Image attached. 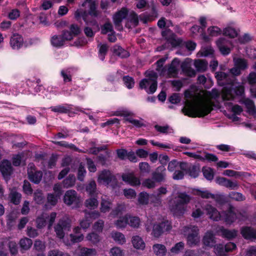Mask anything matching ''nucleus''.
<instances>
[{"label":"nucleus","mask_w":256,"mask_h":256,"mask_svg":"<svg viewBox=\"0 0 256 256\" xmlns=\"http://www.w3.org/2000/svg\"><path fill=\"white\" fill-rule=\"evenodd\" d=\"M96 252L94 248H90L86 247L82 248L80 250V256H94Z\"/></svg>","instance_id":"nucleus-47"},{"label":"nucleus","mask_w":256,"mask_h":256,"mask_svg":"<svg viewBox=\"0 0 256 256\" xmlns=\"http://www.w3.org/2000/svg\"><path fill=\"white\" fill-rule=\"evenodd\" d=\"M220 232L222 237L229 240L235 238L237 236L238 234V231L234 229L230 230L228 229L222 228L220 230Z\"/></svg>","instance_id":"nucleus-27"},{"label":"nucleus","mask_w":256,"mask_h":256,"mask_svg":"<svg viewBox=\"0 0 256 256\" xmlns=\"http://www.w3.org/2000/svg\"><path fill=\"white\" fill-rule=\"evenodd\" d=\"M224 35L228 36L230 38H234L237 36L238 32L236 30L232 27L225 28L223 31Z\"/></svg>","instance_id":"nucleus-45"},{"label":"nucleus","mask_w":256,"mask_h":256,"mask_svg":"<svg viewBox=\"0 0 256 256\" xmlns=\"http://www.w3.org/2000/svg\"><path fill=\"white\" fill-rule=\"evenodd\" d=\"M152 180L156 182H164L166 180V169L164 166H158L152 174Z\"/></svg>","instance_id":"nucleus-8"},{"label":"nucleus","mask_w":256,"mask_h":256,"mask_svg":"<svg viewBox=\"0 0 256 256\" xmlns=\"http://www.w3.org/2000/svg\"><path fill=\"white\" fill-rule=\"evenodd\" d=\"M122 80L128 88L131 89L134 88L135 82L132 77L129 76H124L122 78Z\"/></svg>","instance_id":"nucleus-44"},{"label":"nucleus","mask_w":256,"mask_h":256,"mask_svg":"<svg viewBox=\"0 0 256 256\" xmlns=\"http://www.w3.org/2000/svg\"><path fill=\"white\" fill-rule=\"evenodd\" d=\"M10 44L12 50H20L24 44V38L22 36L17 33L14 34L10 36Z\"/></svg>","instance_id":"nucleus-10"},{"label":"nucleus","mask_w":256,"mask_h":256,"mask_svg":"<svg viewBox=\"0 0 256 256\" xmlns=\"http://www.w3.org/2000/svg\"><path fill=\"white\" fill-rule=\"evenodd\" d=\"M112 52L114 55L122 58H126L130 56L129 52L118 44H116L113 46Z\"/></svg>","instance_id":"nucleus-19"},{"label":"nucleus","mask_w":256,"mask_h":256,"mask_svg":"<svg viewBox=\"0 0 256 256\" xmlns=\"http://www.w3.org/2000/svg\"><path fill=\"white\" fill-rule=\"evenodd\" d=\"M122 178L124 182L131 186H136L140 184V178L136 177L133 173L123 174Z\"/></svg>","instance_id":"nucleus-13"},{"label":"nucleus","mask_w":256,"mask_h":256,"mask_svg":"<svg viewBox=\"0 0 256 256\" xmlns=\"http://www.w3.org/2000/svg\"><path fill=\"white\" fill-rule=\"evenodd\" d=\"M138 202L140 204L146 205L148 204L149 194L146 192H142L138 196Z\"/></svg>","instance_id":"nucleus-39"},{"label":"nucleus","mask_w":256,"mask_h":256,"mask_svg":"<svg viewBox=\"0 0 256 256\" xmlns=\"http://www.w3.org/2000/svg\"><path fill=\"white\" fill-rule=\"evenodd\" d=\"M34 200L38 204H41L44 203L45 198L41 190H36L34 192Z\"/></svg>","instance_id":"nucleus-35"},{"label":"nucleus","mask_w":256,"mask_h":256,"mask_svg":"<svg viewBox=\"0 0 256 256\" xmlns=\"http://www.w3.org/2000/svg\"><path fill=\"white\" fill-rule=\"evenodd\" d=\"M124 122H128L132 124L136 128H140L145 126V124L138 120L134 119L132 118H124Z\"/></svg>","instance_id":"nucleus-50"},{"label":"nucleus","mask_w":256,"mask_h":256,"mask_svg":"<svg viewBox=\"0 0 256 256\" xmlns=\"http://www.w3.org/2000/svg\"><path fill=\"white\" fill-rule=\"evenodd\" d=\"M213 110L212 106L208 104L196 105L191 102L188 104L182 110L184 115L190 118H204Z\"/></svg>","instance_id":"nucleus-1"},{"label":"nucleus","mask_w":256,"mask_h":256,"mask_svg":"<svg viewBox=\"0 0 256 256\" xmlns=\"http://www.w3.org/2000/svg\"><path fill=\"white\" fill-rule=\"evenodd\" d=\"M89 8L88 14L94 17H97L98 14L96 10V5L95 2H92L90 4Z\"/></svg>","instance_id":"nucleus-60"},{"label":"nucleus","mask_w":256,"mask_h":256,"mask_svg":"<svg viewBox=\"0 0 256 256\" xmlns=\"http://www.w3.org/2000/svg\"><path fill=\"white\" fill-rule=\"evenodd\" d=\"M234 209L233 206H230L228 210L222 214V220H224L227 224H232L236 219V216Z\"/></svg>","instance_id":"nucleus-12"},{"label":"nucleus","mask_w":256,"mask_h":256,"mask_svg":"<svg viewBox=\"0 0 256 256\" xmlns=\"http://www.w3.org/2000/svg\"><path fill=\"white\" fill-rule=\"evenodd\" d=\"M208 62L206 60H196L194 63V66L198 72H204L208 68Z\"/></svg>","instance_id":"nucleus-32"},{"label":"nucleus","mask_w":256,"mask_h":256,"mask_svg":"<svg viewBox=\"0 0 256 256\" xmlns=\"http://www.w3.org/2000/svg\"><path fill=\"white\" fill-rule=\"evenodd\" d=\"M206 210L210 219L214 221H218L222 219V214H220L217 209L214 207L209 205L207 206Z\"/></svg>","instance_id":"nucleus-16"},{"label":"nucleus","mask_w":256,"mask_h":256,"mask_svg":"<svg viewBox=\"0 0 256 256\" xmlns=\"http://www.w3.org/2000/svg\"><path fill=\"white\" fill-rule=\"evenodd\" d=\"M9 197L10 198V202L14 205L20 204L22 198V194L16 192H12L10 194Z\"/></svg>","instance_id":"nucleus-37"},{"label":"nucleus","mask_w":256,"mask_h":256,"mask_svg":"<svg viewBox=\"0 0 256 256\" xmlns=\"http://www.w3.org/2000/svg\"><path fill=\"white\" fill-rule=\"evenodd\" d=\"M202 172L204 176L208 180H213L214 172V169L207 166H204L202 168Z\"/></svg>","instance_id":"nucleus-33"},{"label":"nucleus","mask_w":256,"mask_h":256,"mask_svg":"<svg viewBox=\"0 0 256 256\" xmlns=\"http://www.w3.org/2000/svg\"><path fill=\"white\" fill-rule=\"evenodd\" d=\"M98 47H99L98 52V57L100 60L103 61L108 53V46L106 44H99Z\"/></svg>","instance_id":"nucleus-36"},{"label":"nucleus","mask_w":256,"mask_h":256,"mask_svg":"<svg viewBox=\"0 0 256 256\" xmlns=\"http://www.w3.org/2000/svg\"><path fill=\"white\" fill-rule=\"evenodd\" d=\"M86 172L84 166L82 164H80L78 170V179L81 182L83 181L85 177Z\"/></svg>","instance_id":"nucleus-58"},{"label":"nucleus","mask_w":256,"mask_h":256,"mask_svg":"<svg viewBox=\"0 0 256 256\" xmlns=\"http://www.w3.org/2000/svg\"><path fill=\"white\" fill-rule=\"evenodd\" d=\"M234 81H231L230 83V86H225L224 88L222 98L224 100H232L234 98Z\"/></svg>","instance_id":"nucleus-15"},{"label":"nucleus","mask_w":256,"mask_h":256,"mask_svg":"<svg viewBox=\"0 0 256 256\" xmlns=\"http://www.w3.org/2000/svg\"><path fill=\"white\" fill-rule=\"evenodd\" d=\"M247 81L248 84L250 86H254L256 84V72H250L247 78Z\"/></svg>","instance_id":"nucleus-64"},{"label":"nucleus","mask_w":256,"mask_h":256,"mask_svg":"<svg viewBox=\"0 0 256 256\" xmlns=\"http://www.w3.org/2000/svg\"><path fill=\"white\" fill-rule=\"evenodd\" d=\"M166 39L168 43L174 48L180 46L182 42V39L180 38H177L176 34L173 32H172L170 35L168 36Z\"/></svg>","instance_id":"nucleus-24"},{"label":"nucleus","mask_w":256,"mask_h":256,"mask_svg":"<svg viewBox=\"0 0 256 256\" xmlns=\"http://www.w3.org/2000/svg\"><path fill=\"white\" fill-rule=\"evenodd\" d=\"M148 78H143L139 84L140 89H144L148 94H153L156 91L158 87V74L151 71L146 74Z\"/></svg>","instance_id":"nucleus-2"},{"label":"nucleus","mask_w":256,"mask_h":256,"mask_svg":"<svg viewBox=\"0 0 256 256\" xmlns=\"http://www.w3.org/2000/svg\"><path fill=\"white\" fill-rule=\"evenodd\" d=\"M172 228V226L168 220L156 224L153 226L152 234L155 238H159L164 231L168 232Z\"/></svg>","instance_id":"nucleus-5"},{"label":"nucleus","mask_w":256,"mask_h":256,"mask_svg":"<svg viewBox=\"0 0 256 256\" xmlns=\"http://www.w3.org/2000/svg\"><path fill=\"white\" fill-rule=\"evenodd\" d=\"M199 232L200 230L196 226H192L188 228L186 239L187 244L189 246L194 247L199 244L200 240Z\"/></svg>","instance_id":"nucleus-3"},{"label":"nucleus","mask_w":256,"mask_h":256,"mask_svg":"<svg viewBox=\"0 0 256 256\" xmlns=\"http://www.w3.org/2000/svg\"><path fill=\"white\" fill-rule=\"evenodd\" d=\"M108 32H111L115 33L114 31L113 30V26L111 23L108 22L105 23L102 27V28L101 32L102 34H106Z\"/></svg>","instance_id":"nucleus-61"},{"label":"nucleus","mask_w":256,"mask_h":256,"mask_svg":"<svg viewBox=\"0 0 256 256\" xmlns=\"http://www.w3.org/2000/svg\"><path fill=\"white\" fill-rule=\"evenodd\" d=\"M52 45L56 48H60L64 46V42L60 35H54L50 40Z\"/></svg>","instance_id":"nucleus-31"},{"label":"nucleus","mask_w":256,"mask_h":256,"mask_svg":"<svg viewBox=\"0 0 256 256\" xmlns=\"http://www.w3.org/2000/svg\"><path fill=\"white\" fill-rule=\"evenodd\" d=\"M229 196L236 201H244L246 200L245 196L238 192H232L229 194Z\"/></svg>","instance_id":"nucleus-48"},{"label":"nucleus","mask_w":256,"mask_h":256,"mask_svg":"<svg viewBox=\"0 0 256 256\" xmlns=\"http://www.w3.org/2000/svg\"><path fill=\"white\" fill-rule=\"evenodd\" d=\"M240 234L246 240H256V230L251 226H242L240 228Z\"/></svg>","instance_id":"nucleus-14"},{"label":"nucleus","mask_w":256,"mask_h":256,"mask_svg":"<svg viewBox=\"0 0 256 256\" xmlns=\"http://www.w3.org/2000/svg\"><path fill=\"white\" fill-rule=\"evenodd\" d=\"M19 244L21 248L20 251L23 253L22 250H27L30 248L32 244V241L29 238H24L20 240Z\"/></svg>","instance_id":"nucleus-29"},{"label":"nucleus","mask_w":256,"mask_h":256,"mask_svg":"<svg viewBox=\"0 0 256 256\" xmlns=\"http://www.w3.org/2000/svg\"><path fill=\"white\" fill-rule=\"evenodd\" d=\"M96 188V184L94 180H91L86 187V192L91 196H94Z\"/></svg>","instance_id":"nucleus-38"},{"label":"nucleus","mask_w":256,"mask_h":256,"mask_svg":"<svg viewBox=\"0 0 256 256\" xmlns=\"http://www.w3.org/2000/svg\"><path fill=\"white\" fill-rule=\"evenodd\" d=\"M86 238L94 244H97L100 241V236L94 232L88 234L86 236Z\"/></svg>","instance_id":"nucleus-43"},{"label":"nucleus","mask_w":256,"mask_h":256,"mask_svg":"<svg viewBox=\"0 0 256 256\" xmlns=\"http://www.w3.org/2000/svg\"><path fill=\"white\" fill-rule=\"evenodd\" d=\"M114 240L120 244H123L126 242L124 236L121 232H116L112 236Z\"/></svg>","instance_id":"nucleus-51"},{"label":"nucleus","mask_w":256,"mask_h":256,"mask_svg":"<svg viewBox=\"0 0 256 256\" xmlns=\"http://www.w3.org/2000/svg\"><path fill=\"white\" fill-rule=\"evenodd\" d=\"M42 173L41 171H36L34 172H28V178L30 181L36 184L40 183L42 180Z\"/></svg>","instance_id":"nucleus-23"},{"label":"nucleus","mask_w":256,"mask_h":256,"mask_svg":"<svg viewBox=\"0 0 256 256\" xmlns=\"http://www.w3.org/2000/svg\"><path fill=\"white\" fill-rule=\"evenodd\" d=\"M214 251L217 256H226L224 246L222 244H214Z\"/></svg>","instance_id":"nucleus-46"},{"label":"nucleus","mask_w":256,"mask_h":256,"mask_svg":"<svg viewBox=\"0 0 256 256\" xmlns=\"http://www.w3.org/2000/svg\"><path fill=\"white\" fill-rule=\"evenodd\" d=\"M50 108L52 112L60 114H67L70 112V108L68 106L63 105L51 106Z\"/></svg>","instance_id":"nucleus-34"},{"label":"nucleus","mask_w":256,"mask_h":256,"mask_svg":"<svg viewBox=\"0 0 256 256\" xmlns=\"http://www.w3.org/2000/svg\"><path fill=\"white\" fill-rule=\"evenodd\" d=\"M129 20L130 23L136 27L138 26L139 23L138 16L134 12H132L129 16Z\"/></svg>","instance_id":"nucleus-57"},{"label":"nucleus","mask_w":256,"mask_h":256,"mask_svg":"<svg viewBox=\"0 0 256 256\" xmlns=\"http://www.w3.org/2000/svg\"><path fill=\"white\" fill-rule=\"evenodd\" d=\"M202 242L206 246L213 247L216 242L214 236L211 232H206L203 238Z\"/></svg>","instance_id":"nucleus-22"},{"label":"nucleus","mask_w":256,"mask_h":256,"mask_svg":"<svg viewBox=\"0 0 256 256\" xmlns=\"http://www.w3.org/2000/svg\"><path fill=\"white\" fill-rule=\"evenodd\" d=\"M209 35L211 36H216L221 34V30L216 26H210L208 28Z\"/></svg>","instance_id":"nucleus-55"},{"label":"nucleus","mask_w":256,"mask_h":256,"mask_svg":"<svg viewBox=\"0 0 256 256\" xmlns=\"http://www.w3.org/2000/svg\"><path fill=\"white\" fill-rule=\"evenodd\" d=\"M128 222V216L126 215L124 216L120 217L116 221L114 224L118 228H124L126 226Z\"/></svg>","instance_id":"nucleus-40"},{"label":"nucleus","mask_w":256,"mask_h":256,"mask_svg":"<svg viewBox=\"0 0 256 256\" xmlns=\"http://www.w3.org/2000/svg\"><path fill=\"white\" fill-rule=\"evenodd\" d=\"M132 242L134 248L138 250H144L145 248L146 244L143 240L138 236H132Z\"/></svg>","instance_id":"nucleus-26"},{"label":"nucleus","mask_w":256,"mask_h":256,"mask_svg":"<svg viewBox=\"0 0 256 256\" xmlns=\"http://www.w3.org/2000/svg\"><path fill=\"white\" fill-rule=\"evenodd\" d=\"M170 209L174 216H180L184 214L186 206L174 200L170 205Z\"/></svg>","instance_id":"nucleus-9"},{"label":"nucleus","mask_w":256,"mask_h":256,"mask_svg":"<svg viewBox=\"0 0 256 256\" xmlns=\"http://www.w3.org/2000/svg\"><path fill=\"white\" fill-rule=\"evenodd\" d=\"M128 12V11L126 8H122L114 15L112 18L114 23L118 30L121 31L123 30L122 22L123 19L126 18Z\"/></svg>","instance_id":"nucleus-6"},{"label":"nucleus","mask_w":256,"mask_h":256,"mask_svg":"<svg viewBox=\"0 0 256 256\" xmlns=\"http://www.w3.org/2000/svg\"><path fill=\"white\" fill-rule=\"evenodd\" d=\"M196 194L200 196L202 198H212V196L214 197V194L210 193L208 190L202 191L200 190H196Z\"/></svg>","instance_id":"nucleus-59"},{"label":"nucleus","mask_w":256,"mask_h":256,"mask_svg":"<svg viewBox=\"0 0 256 256\" xmlns=\"http://www.w3.org/2000/svg\"><path fill=\"white\" fill-rule=\"evenodd\" d=\"M106 155L100 154L96 158L98 162L102 166L106 165L108 158L110 157V152L108 151H106Z\"/></svg>","instance_id":"nucleus-52"},{"label":"nucleus","mask_w":256,"mask_h":256,"mask_svg":"<svg viewBox=\"0 0 256 256\" xmlns=\"http://www.w3.org/2000/svg\"><path fill=\"white\" fill-rule=\"evenodd\" d=\"M184 244L180 242L174 244L170 250V251L172 253L178 254L184 248Z\"/></svg>","instance_id":"nucleus-56"},{"label":"nucleus","mask_w":256,"mask_h":256,"mask_svg":"<svg viewBox=\"0 0 256 256\" xmlns=\"http://www.w3.org/2000/svg\"><path fill=\"white\" fill-rule=\"evenodd\" d=\"M23 191L27 195H30L32 194L33 190L30 184L27 180H25L24 182Z\"/></svg>","instance_id":"nucleus-63"},{"label":"nucleus","mask_w":256,"mask_h":256,"mask_svg":"<svg viewBox=\"0 0 256 256\" xmlns=\"http://www.w3.org/2000/svg\"><path fill=\"white\" fill-rule=\"evenodd\" d=\"M226 40L225 38H220L216 41V45L220 52L221 54L224 56L228 54L231 51L230 48L225 46Z\"/></svg>","instance_id":"nucleus-18"},{"label":"nucleus","mask_w":256,"mask_h":256,"mask_svg":"<svg viewBox=\"0 0 256 256\" xmlns=\"http://www.w3.org/2000/svg\"><path fill=\"white\" fill-rule=\"evenodd\" d=\"M200 166L198 164L190 165L186 168V174H188L192 178H196L200 172Z\"/></svg>","instance_id":"nucleus-20"},{"label":"nucleus","mask_w":256,"mask_h":256,"mask_svg":"<svg viewBox=\"0 0 256 256\" xmlns=\"http://www.w3.org/2000/svg\"><path fill=\"white\" fill-rule=\"evenodd\" d=\"M234 66L240 68L241 70H244L248 68V63L246 60L244 58H238L234 60Z\"/></svg>","instance_id":"nucleus-28"},{"label":"nucleus","mask_w":256,"mask_h":256,"mask_svg":"<svg viewBox=\"0 0 256 256\" xmlns=\"http://www.w3.org/2000/svg\"><path fill=\"white\" fill-rule=\"evenodd\" d=\"M94 197L90 198L87 199L85 202V206L86 207L89 208H96L98 204V201L94 196Z\"/></svg>","instance_id":"nucleus-42"},{"label":"nucleus","mask_w":256,"mask_h":256,"mask_svg":"<svg viewBox=\"0 0 256 256\" xmlns=\"http://www.w3.org/2000/svg\"><path fill=\"white\" fill-rule=\"evenodd\" d=\"M128 224L133 228H138L140 225V220L137 216H128Z\"/></svg>","instance_id":"nucleus-53"},{"label":"nucleus","mask_w":256,"mask_h":256,"mask_svg":"<svg viewBox=\"0 0 256 256\" xmlns=\"http://www.w3.org/2000/svg\"><path fill=\"white\" fill-rule=\"evenodd\" d=\"M59 198L54 194L48 193L47 195V202L52 206H54L56 204Z\"/></svg>","instance_id":"nucleus-49"},{"label":"nucleus","mask_w":256,"mask_h":256,"mask_svg":"<svg viewBox=\"0 0 256 256\" xmlns=\"http://www.w3.org/2000/svg\"><path fill=\"white\" fill-rule=\"evenodd\" d=\"M112 174L109 170H104L98 175V180L109 184L112 181Z\"/></svg>","instance_id":"nucleus-21"},{"label":"nucleus","mask_w":256,"mask_h":256,"mask_svg":"<svg viewBox=\"0 0 256 256\" xmlns=\"http://www.w3.org/2000/svg\"><path fill=\"white\" fill-rule=\"evenodd\" d=\"M12 170L11 162L8 160H4L0 162V172L4 178H9Z\"/></svg>","instance_id":"nucleus-11"},{"label":"nucleus","mask_w":256,"mask_h":256,"mask_svg":"<svg viewBox=\"0 0 256 256\" xmlns=\"http://www.w3.org/2000/svg\"><path fill=\"white\" fill-rule=\"evenodd\" d=\"M8 246L11 254L15 256L18 252V247L17 244L14 241H10L8 242Z\"/></svg>","instance_id":"nucleus-54"},{"label":"nucleus","mask_w":256,"mask_h":256,"mask_svg":"<svg viewBox=\"0 0 256 256\" xmlns=\"http://www.w3.org/2000/svg\"><path fill=\"white\" fill-rule=\"evenodd\" d=\"M71 226L70 222L68 219H60L54 228L56 236L60 238H63L64 236V232L69 231Z\"/></svg>","instance_id":"nucleus-4"},{"label":"nucleus","mask_w":256,"mask_h":256,"mask_svg":"<svg viewBox=\"0 0 256 256\" xmlns=\"http://www.w3.org/2000/svg\"><path fill=\"white\" fill-rule=\"evenodd\" d=\"M76 182V178L74 174H70L62 182L63 185L66 188H70L74 186Z\"/></svg>","instance_id":"nucleus-41"},{"label":"nucleus","mask_w":256,"mask_h":256,"mask_svg":"<svg viewBox=\"0 0 256 256\" xmlns=\"http://www.w3.org/2000/svg\"><path fill=\"white\" fill-rule=\"evenodd\" d=\"M191 199V196L186 192L178 193L177 197L175 198L176 200L186 206L190 202Z\"/></svg>","instance_id":"nucleus-25"},{"label":"nucleus","mask_w":256,"mask_h":256,"mask_svg":"<svg viewBox=\"0 0 256 256\" xmlns=\"http://www.w3.org/2000/svg\"><path fill=\"white\" fill-rule=\"evenodd\" d=\"M180 60L177 58H174L169 65L168 68V75H177L178 72V66H179Z\"/></svg>","instance_id":"nucleus-17"},{"label":"nucleus","mask_w":256,"mask_h":256,"mask_svg":"<svg viewBox=\"0 0 256 256\" xmlns=\"http://www.w3.org/2000/svg\"><path fill=\"white\" fill-rule=\"evenodd\" d=\"M110 202L106 200L102 199L100 204V211L102 212H106L110 210Z\"/></svg>","instance_id":"nucleus-62"},{"label":"nucleus","mask_w":256,"mask_h":256,"mask_svg":"<svg viewBox=\"0 0 256 256\" xmlns=\"http://www.w3.org/2000/svg\"><path fill=\"white\" fill-rule=\"evenodd\" d=\"M154 254L158 256H164L166 252V246L162 244H154L152 246Z\"/></svg>","instance_id":"nucleus-30"},{"label":"nucleus","mask_w":256,"mask_h":256,"mask_svg":"<svg viewBox=\"0 0 256 256\" xmlns=\"http://www.w3.org/2000/svg\"><path fill=\"white\" fill-rule=\"evenodd\" d=\"M80 202V197L76 190H70L66 191L64 196V202L65 204L70 206L72 204H78Z\"/></svg>","instance_id":"nucleus-7"}]
</instances>
